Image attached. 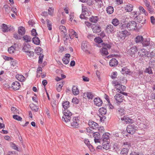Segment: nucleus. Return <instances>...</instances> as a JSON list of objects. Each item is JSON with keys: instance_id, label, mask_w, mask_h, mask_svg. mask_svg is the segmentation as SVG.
<instances>
[{"instance_id": "f257e3e1", "label": "nucleus", "mask_w": 155, "mask_h": 155, "mask_svg": "<svg viewBox=\"0 0 155 155\" xmlns=\"http://www.w3.org/2000/svg\"><path fill=\"white\" fill-rule=\"evenodd\" d=\"M80 121L78 117H73L70 122V125H68L67 126L73 128L79 127Z\"/></svg>"}, {"instance_id": "f03ea898", "label": "nucleus", "mask_w": 155, "mask_h": 155, "mask_svg": "<svg viewBox=\"0 0 155 155\" xmlns=\"http://www.w3.org/2000/svg\"><path fill=\"white\" fill-rule=\"evenodd\" d=\"M142 43L143 46H148L150 48H152L154 45V43L152 41H150V39L148 38L143 39Z\"/></svg>"}, {"instance_id": "7ed1b4c3", "label": "nucleus", "mask_w": 155, "mask_h": 155, "mask_svg": "<svg viewBox=\"0 0 155 155\" xmlns=\"http://www.w3.org/2000/svg\"><path fill=\"white\" fill-rule=\"evenodd\" d=\"M137 24L134 21H129L127 24V28L129 30H135L137 28Z\"/></svg>"}, {"instance_id": "20e7f679", "label": "nucleus", "mask_w": 155, "mask_h": 155, "mask_svg": "<svg viewBox=\"0 0 155 155\" xmlns=\"http://www.w3.org/2000/svg\"><path fill=\"white\" fill-rule=\"evenodd\" d=\"M137 127L134 124L129 125L127 127V130L128 133L133 134L137 130Z\"/></svg>"}, {"instance_id": "39448f33", "label": "nucleus", "mask_w": 155, "mask_h": 155, "mask_svg": "<svg viewBox=\"0 0 155 155\" xmlns=\"http://www.w3.org/2000/svg\"><path fill=\"white\" fill-rule=\"evenodd\" d=\"M123 97L124 96H123L119 94H117L114 96L116 103L117 105L120 104V103L123 102L124 100Z\"/></svg>"}, {"instance_id": "423d86ee", "label": "nucleus", "mask_w": 155, "mask_h": 155, "mask_svg": "<svg viewBox=\"0 0 155 155\" xmlns=\"http://www.w3.org/2000/svg\"><path fill=\"white\" fill-rule=\"evenodd\" d=\"M88 45L86 41H83L82 43L81 49L84 51L87 54H89L90 53L88 50Z\"/></svg>"}, {"instance_id": "0eeeda50", "label": "nucleus", "mask_w": 155, "mask_h": 155, "mask_svg": "<svg viewBox=\"0 0 155 155\" xmlns=\"http://www.w3.org/2000/svg\"><path fill=\"white\" fill-rule=\"evenodd\" d=\"M137 51V49L136 47L133 46L130 48L127 51V53L130 54L131 57H134L135 56V54Z\"/></svg>"}, {"instance_id": "6e6552de", "label": "nucleus", "mask_w": 155, "mask_h": 155, "mask_svg": "<svg viewBox=\"0 0 155 155\" xmlns=\"http://www.w3.org/2000/svg\"><path fill=\"white\" fill-rule=\"evenodd\" d=\"M147 51L145 49L142 48L139 49L138 54L140 57L145 58L146 57H148V56H147Z\"/></svg>"}, {"instance_id": "1a4fd4ad", "label": "nucleus", "mask_w": 155, "mask_h": 155, "mask_svg": "<svg viewBox=\"0 0 155 155\" xmlns=\"http://www.w3.org/2000/svg\"><path fill=\"white\" fill-rule=\"evenodd\" d=\"M91 27L94 33H97L100 32L101 31V28L97 24H94Z\"/></svg>"}, {"instance_id": "9d476101", "label": "nucleus", "mask_w": 155, "mask_h": 155, "mask_svg": "<svg viewBox=\"0 0 155 155\" xmlns=\"http://www.w3.org/2000/svg\"><path fill=\"white\" fill-rule=\"evenodd\" d=\"M73 116H63L62 117V120L65 123L66 125L67 126L68 125H70V122L72 120Z\"/></svg>"}, {"instance_id": "9b49d317", "label": "nucleus", "mask_w": 155, "mask_h": 155, "mask_svg": "<svg viewBox=\"0 0 155 155\" xmlns=\"http://www.w3.org/2000/svg\"><path fill=\"white\" fill-rule=\"evenodd\" d=\"M90 127L92 129H96L98 128V124L92 121H89L88 123Z\"/></svg>"}, {"instance_id": "f8f14e48", "label": "nucleus", "mask_w": 155, "mask_h": 155, "mask_svg": "<svg viewBox=\"0 0 155 155\" xmlns=\"http://www.w3.org/2000/svg\"><path fill=\"white\" fill-rule=\"evenodd\" d=\"M106 31L109 33H114L115 31L113 26L111 25H108L106 28Z\"/></svg>"}, {"instance_id": "ddd939ff", "label": "nucleus", "mask_w": 155, "mask_h": 155, "mask_svg": "<svg viewBox=\"0 0 155 155\" xmlns=\"http://www.w3.org/2000/svg\"><path fill=\"white\" fill-rule=\"evenodd\" d=\"M130 35V33L127 30L122 31L120 33L119 36L122 39H124L125 37Z\"/></svg>"}, {"instance_id": "4468645a", "label": "nucleus", "mask_w": 155, "mask_h": 155, "mask_svg": "<svg viewBox=\"0 0 155 155\" xmlns=\"http://www.w3.org/2000/svg\"><path fill=\"white\" fill-rule=\"evenodd\" d=\"M20 83L17 81L14 82L12 85V88L14 90H17L20 87Z\"/></svg>"}, {"instance_id": "2eb2a0df", "label": "nucleus", "mask_w": 155, "mask_h": 155, "mask_svg": "<svg viewBox=\"0 0 155 155\" xmlns=\"http://www.w3.org/2000/svg\"><path fill=\"white\" fill-rule=\"evenodd\" d=\"M135 20H137V21L140 23L144 24L145 23L146 19L142 16L139 15V16H138L137 19H136Z\"/></svg>"}, {"instance_id": "dca6fc26", "label": "nucleus", "mask_w": 155, "mask_h": 155, "mask_svg": "<svg viewBox=\"0 0 155 155\" xmlns=\"http://www.w3.org/2000/svg\"><path fill=\"white\" fill-rule=\"evenodd\" d=\"M121 119L122 120H124L126 123L129 124H132L133 123V120L132 119L125 116L121 117Z\"/></svg>"}, {"instance_id": "f3484780", "label": "nucleus", "mask_w": 155, "mask_h": 155, "mask_svg": "<svg viewBox=\"0 0 155 155\" xmlns=\"http://www.w3.org/2000/svg\"><path fill=\"white\" fill-rule=\"evenodd\" d=\"M94 104L96 106H101L102 104V101L99 98H95L94 99Z\"/></svg>"}, {"instance_id": "a211bd4d", "label": "nucleus", "mask_w": 155, "mask_h": 155, "mask_svg": "<svg viewBox=\"0 0 155 155\" xmlns=\"http://www.w3.org/2000/svg\"><path fill=\"white\" fill-rule=\"evenodd\" d=\"M118 61L115 58H112L109 62V65L111 67H115L118 64Z\"/></svg>"}, {"instance_id": "6ab92c4d", "label": "nucleus", "mask_w": 155, "mask_h": 155, "mask_svg": "<svg viewBox=\"0 0 155 155\" xmlns=\"http://www.w3.org/2000/svg\"><path fill=\"white\" fill-rule=\"evenodd\" d=\"M18 34L21 35H24L25 32V28L22 26L19 27L18 28Z\"/></svg>"}, {"instance_id": "aec40b11", "label": "nucleus", "mask_w": 155, "mask_h": 155, "mask_svg": "<svg viewBox=\"0 0 155 155\" xmlns=\"http://www.w3.org/2000/svg\"><path fill=\"white\" fill-rule=\"evenodd\" d=\"M143 38L141 35H138L136 37L135 41L136 43H142L143 41Z\"/></svg>"}, {"instance_id": "412c9836", "label": "nucleus", "mask_w": 155, "mask_h": 155, "mask_svg": "<svg viewBox=\"0 0 155 155\" xmlns=\"http://www.w3.org/2000/svg\"><path fill=\"white\" fill-rule=\"evenodd\" d=\"M116 87L117 89L118 90L121 92L124 91L126 88L125 86L121 85L120 84H116Z\"/></svg>"}, {"instance_id": "4be33fe9", "label": "nucleus", "mask_w": 155, "mask_h": 155, "mask_svg": "<svg viewBox=\"0 0 155 155\" xmlns=\"http://www.w3.org/2000/svg\"><path fill=\"white\" fill-rule=\"evenodd\" d=\"M63 113L64 115L63 116H73L72 113L68 110H63Z\"/></svg>"}, {"instance_id": "5701e85b", "label": "nucleus", "mask_w": 155, "mask_h": 155, "mask_svg": "<svg viewBox=\"0 0 155 155\" xmlns=\"http://www.w3.org/2000/svg\"><path fill=\"white\" fill-rule=\"evenodd\" d=\"M69 102L67 101H63L62 103L63 107L64 109V110H67V109L69 107Z\"/></svg>"}, {"instance_id": "b1692460", "label": "nucleus", "mask_w": 155, "mask_h": 155, "mask_svg": "<svg viewBox=\"0 0 155 155\" xmlns=\"http://www.w3.org/2000/svg\"><path fill=\"white\" fill-rule=\"evenodd\" d=\"M22 39L26 42H30L31 41V38L26 35H24Z\"/></svg>"}, {"instance_id": "393cba45", "label": "nucleus", "mask_w": 155, "mask_h": 155, "mask_svg": "<svg viewBox=\"0 0 155 155\" xmlns=\"http://www.w3.org/2000/svg\"><path fill=\"white\" fill-rule=\"evenodd\" d=\"M72 92L74 95H77L79 93V90L77 87L75 86H73L72 87Z\"/></svg>"}, {"instance_id": "a878e982", "label": "nucleus", "mask_w": 155, "mask_h": 155, "mask_svg": "<svg viewBox=\"0 0 155 155\" xmlns=\"http://www.w3.org/2000/svg\"><path fill=\"white\" fill-rule=\"evenodd\" d=\"M121 72L123 74H129L130 73V70L126 67H124L122 68Z\"/></svg>"}, {"instance_id": "bb28decb", "label": "nucleus", "mask_w": 155, "mask_h": 155, "mask_svg": "<svg viewBox=\"0 0 155 155\" xmlns=\"http://www.w3.org/2000/svg\"><path fill=\"white\" fill-rule=\"evenodd\" d=\"M63 83L62 82H60L57 84L56 89L58 92H60L61 91L62 87L63 85Z\"/></svg>"}, {"instance_id": "cd10ccee", "label": "nucleus", "mask_w": 155, "mask_h": 155, "mask_svg": "<svg viewBox=\"0 0 155 155\" xmlns=\"http://www.w3.org/2000/svg\"><path fill=\"white\" fill-rule=\"evenodd\" d=\"M99 18L97 16H92L90 18V20L91 22L96 23L98 20Z\"/></svg>"}, {"instance_id": "c85d7f7f", "label": "nucleus", "mask_w": 155, "mask_h": 155, "mask_svg": "<svg viewBox=\"0 0 155 155\" xmlns=\"http://www.w3.org/2000/svg\"><path fill=\"white\" fill-rule=\"evenodd\" d=\"M125 10L128 12H131L133 10L132 5L131 4L127 5L125 7Z\"/></svg>"}, {"instance_id": "c756f323", "label": "nucleus", "mask_w": 155, "mask_h": 155, "mask_svg": "<svg viewBox=\"0 0 155 155\" xmlns=\"http://www.w3.org/2000/svg\"><path fill=\"white\" fill-rule=\"evenodd\" d=\"M33 42L35 44L38 45L40 43V40L38 37H35L32 38Z\"/></svg>"}, {"instance_id": "7c9ffc66", "label": "nucleus", "mask_w": 155, "mask_h": 155, "mask_svg": "<svg viewBox=\"0 0 155 155\" xmlns=\"http://www.w3.org/2000/svg\"><path fill=\"white\" fill-rule=\"evenodd\" d=\"M112 23L115 26H117L119 24L120 21L117 19L115 18L112 20Z\"/></svg>"}, {"instance_id": "2f4dec72", "label": "nucleus", "mask_w": 155, "mask_h": 155, "mask_svg": "<svg viewBox=\"0 0 155 155\" xmlns=\"http://www.w3.org/2000/svg\"><path fill=\"white\" fill-rule=\"evenodd\" d=\"M99 111L100 113V114L103 116L105 114L107 113L106 109L105 108L103 107L100 108L99 110Z\"/></svg>"}, {"instance_id": "473e14b6", "label": "nucleus", "mask_w": 155, "mask_h": 155, "mask_svg": "<svg viewBox=\"0 0 155 155\" xmlns=\"http://www.w3.org/2000/svg\"><path fill=\"white\" fill-rule=\"evenodd\" d=\"M114 9L113 7L109 6L106 8V11L107 13L111 14L114 12Z\"/></svg>"}, {"instance_id": "72a5a7b5", "label": "nucleus", "mask_w": 155, "mask_h": 155, "mask_svg": "<svg viewBox=\"0 0 155 155\" xmlns=\"http://www.w3.org/2000/svg\"><path fill=\"white\" fill-rule=\"evenodd\" d=\"M109 134L108 133H104L102 136V139L103 141L104 142H106V141L109 138Z\"/></svg>"}, {"instance_id": "f704fd0d", "label": "nucleus", "mask_w": 155, "mask_h": 155, "mask_svg": "<svg viewBox=\"0 0 155 155\" xmlns=\"http://www.w3.org/2000/svg\"><path fill=\"white\" fill-rule=\"evenodd\" d=\"M30 107L31 110L35 111H37L38 109V107L34 104H30Z\"/></svg>"}, {"instance_id": "c9c22d12", "label": "nucleus", "mask_w": 155, "mask_h": 155, "mask_svg": "<svg viewBox=\"0 0 155 155\" xmlns=\"http://www.w3.org/2000/svg\"><path fill=\"white\" fill-rule=\"evenodd\" d=\"M100 52L101 53V54L103 55L104 54L105 55H107L108 54L107 49L106 48L103 47L101 48Z\"/></svg>"}, {"instance_id": "e433bc0d", "label": "nucleus", "mask_w": 155, "mask_h": 155, "mask_svg": "<svg viewBox=\"0 0 155 155\" xmlns=\"http://www.w3.org/2000/svg\"><path fill=\"white\" fill-rule=\"evenodd\" d=\"M16 78L18 81H24L25 77L22 75L17 74L16 76Z\"/></svg>"}, {"instance_id": "4c0bfd02", "label": "nucleus", "mask_w": 155, "mask_h": 155, "mask_svg": "<svg viewBox=\"0 0 155 155\" xmlns=\"http://www.w3.org/2000/svg\"><path fill=\"white\" fill-rule=\"evenodd\" d=\"M15 50V46H12L8 49V51L10 54L13 53Z\"/></svg>"}, {"instance_id": "58836bf2", "label": "nucleus", "mask_w": 155, "mask_h": 155, "mask_svg": "<svg viewBox=\"0 0 155 155\" xmlns=\"http://www.w3.org/2000/svg\"><path fill=\"white\" fill-rule=\"evenodd\" d=\"M103 147L106 150H108L110 148L109 143L107 141L104 142L103 143Z\"/></svg>"}, {"instance_id": "ea45409f", "label": "nucleus", "mask_w": 155, "mask_h": 155, "mask_svg": "<svg viewBox=\"0 0 155 155\" xmlns=\"http://www.w3.org/2000/svg\"><path fill=\"white\" fill-rule=\"evenodd\" d=\"M42 49L41 47H38L37 48V50H35V53L38 55L42 54Z\"/></svg>"}, {"instance_id": "a19ab883", "label": "nucleus", "mask_w": 155, "mask_h": 155, "mask_svg": "<svg viewBox=\"0 0 155 155\" xmlns=\"http://www.w3.org/2000/svg\"><path fill=\"white\" fill-rule=\"evenodd\" d=\"M128 151V149L127 148H123L121 152V154L123 155H127Z\"/></svg>"}, {"instance_id": "79ce46f5", "label": "nucleus", "mask_w": 155, "mask_h": 155, "mask_svg": "<svg viewBox=\"0 0 155 155\" xmlns=\"http://www.w3.org/2000/svg\"><path fill=\"white\" fill-rule=\"evenodd\" d=\"M60 30L63 33H64L65 35H66L65 33L66 32V29L65 27L63 25H61L59 27Z\"/></svg>"}, {"instance_id": "37998d69", "label": "nucleus", "mask_w": 155, "mask_h": 155, "mask_svg": "<svg viewBox=\"0 0 155 155\" xmlns=\"http://www.w3.org/2000/svg\"><path fill=\"white\" fill-rule=\"evenodd\" d=\"M23 50L26 53H29L33 54L32 51H28L29 48L28 47L27 45H25L23 47Z\"/></svg>"}, {"instance_id": "c03bdc74", "label": "nucleus", "mask_w": 155, "mask_h": 155, "mask_svg": "<svg viewBox=\"0 0 155 155\" xmlns=\"http://www.w3.org/2000/svg\"><path fill=\"white\" fill-rule=\"evenodd\" d=\"M96 4L98 7L101 8L103 5L102 2L101 0H95Z\"/></svg>"}, {"instance_id": "a18cd8bd", "label": "nucleus", "mask_w": 155, "mask_h": 155, "mask_svg": "<svg viewBox=\"0 0 155 155\" xmlns=\"http://www.w3.org/2000/svg\"><path fill=\"white\" fill-rule=\"evenodd\" d=\"M87 97L88 99H92L94 97V94L91 92H88L86 94Z\"/></svg>"}, {"instance_id": "49530a36", "label": "nucleus", "mask_w": 155, "mask_h": 155, "mask_svg": "<svg viewBox=\"0 0 155 155\" xmlns=\"http://www.w3.org/2000/svg\"><path fill=\"white\" fill-rule=\"evenodd\" d=\"M2 31L4 32H6L8 31V28L7 26V25L4 24H3L2 25Z\"/></svg>"}, {"instance_id": "de8ad7c7", "label": "nucleus", "mask_w": 155, "mask_h": 155, "mask_svg": "<svg viewBox=\"0 0 155 155\" xmlns=\"http://www.w3.org/2000/svg\"><path fill=\"white\" fill-rule=\"evenodd\" d=\"M76 34V32L73 29H71L70 30V33L69 34V35L70 37V38L71 39H72L73 38V35L74 34Z\"/></svg>"}, {"instance_id": "09e8293b", "label": "nucleus", "mask_w": 155, "mask_h": 155, "mask_svg": "<svg viewBox=\"0 0 155 155\" xmlns=\"http://www.w3.org/2000/svg\"><path fill=\"white\" fill-rule=\"evenodd\" d=\"M11 110L14 114H19V111L18 110L14 107H12L11 108Z\"/></svg>"}, {"instance_id": "8fccbe9b", "label": "nucleus", "mask_w": 155, "mask_h": 155, "mask_svg": "<svg viewBox=\"0 0 155 155\" xmlns=\"http://www.w3.org/2000/svg\"><path fill=\"white\" fill-rule=\"evenodd\" d=\"M13 117L14 119L18 121H21L22 119L21 117L16 115H13Z\"/></svg>"}, {"instance_id": "3c124183", "label": "nucleus", "mask_w": 155, "mask_h": 155, "mask_svg": "<svg viewBox=\"0 0 155 155\" xmlns=\"http://www.w3.org/2000/svg\"><path fill=\"white\" fill-rule=\"evenodd\" d=\"M118 113L121 116L124 114V110L123 108H120L117 111Z\"/></svg>"}, {"instance_id": "603ef678", "label": "nucleus", "mask_w": 155, "mask_h": 155, "mask_svg": "<svg viewBox=\"0 0 155 155\" xmlns=\"http://www.w3.org/2000/svg\"><path fill=\"white\" fill-rule=\"evenodd\" d=\"M121 26H120V28L121 30L122 31L126 30V29L127 28V25L126 24H124V23L123 24L121 23Z\"/></svg>"}, {"instance_id": "864d4df0", "label": "nucleus", "mask_w": 155, "mask_h": 155, "mask_svg": "<svg viewBox=\"0 0 155 155\" xmlns=\"http://www.w3.org/2000/svg\"><path fill=\"white\" fill-rule=\"evenodd\" d=\"M95 42L99 44L101 43L103 41L101 38L99 37L95 38L94 39Z\"/></svg>"}, {"instance_id": "5fc2aeb1", "label": "nucleus", "mask_w": 155, "mask_h": 155, "mask_svg": "<svg viewBox=\"0 0 155 155\" xmlns=\"http://www.w3.org/2000/svg\"><path fill=\"white\" fill-rule=\"evenodd\" d=\"M46 21L47 22V26L48 28V30H51L52 28L51 23H50V21L48 19L46 20Z\"/></svg>"}, {"instance_id": "6e6d98bb", "label": "nucleus", "mask_w": 155, "mask_h": 155, "mask_svg": "<svg viewBox=\"0 0 155 155\" xmlns=\"http://www.w3.org/2000/svg\"><path fill=\"white\" fill-rule=\"evenodd\" d=\"M44 55L43 54H41L39 57L38 63L41 64L42 63L44 58Z\"/></svg>"}, {"instance_id": "4d7b16f0", "label": "nucleus", "mask_w": 155, "mask_h": 155, "mask_svg": "<svg viewBox=\"0 0 155 155\" xmlns=\"http://www.w3.org/2000/svg\"><path fill=\"white\" fill-rule=\"evenodd\" d=\"M145 72V73H148L149 74H152V71L151 69V68L150 67L146 68Z\"/></svg>"}, {"instance_id": "13d9d810", "label": "nucleus", "mask_w": 155, "mask_h": 155, "mask_svg": "<svg viewBox=\"0 0 155 155\" xmlns=\"http://www.w3.org/2000/svg\"><path fill=\"white\" fill-rule=\"evenodd\" d=\"M48 14L49 15H52L54 13V9L52 8H49L48 10Z\"/></svg>"}, {"instance_id": "bf43d9fd", "label": "nucleus", "mask_w": 155, "mask_h": 155, "mask_svg": "<svg viewBox=\"0 0 155 155\" xmlns=\"http://www.w3.org/2000/svg\"><path fill=\"white\" fill-rule=\"evenodd\" d=\"M69 59L65 58H62V61L64 64H68L69 62Z\"/></svg>"}, {"instance_id": "052dcab7", "label": "nucleus", "mask_w": 155, "mask_h": 155, "mask_svg": "<svg viewBox=\"0 0 155 155\" xmlns=\"http://www.w3.org/2000/svg\"><path fill=\"white\" fill-rule=\"evenodd\" d=\"M31 34L33 36H36L37 35V33L36 31V30L35 29H33L31 31Z\"/></svg>"}, {"instance_id": "680f3d73", "label": "nucleus", "mask_w": 155, "mask_h": 155, "mask_svg": "<svg viewBox=\"0 0 155 155\" xmlns=\"http://www.w3.org/2000/svg\"><path fill=\"white\" fill-rule=\"evenodd\" d=\"M132 15H134L133 16V18H134L135 20L137 19L138 16H139V15H137V12H134L132 13Z\"/></svg>"}, {"instance_id": "e2e57ef3", "label": "nucleus", "mask_w": 155, "mask_h": 155, "mask_svg": "<svg viewBox=\"0 0 155 155\" xmlns=\"http://www.w3.org/2000/svg\"><path fill=\"white\" fill-rule=\"evenodd\" d=\"M89 141L88 140H84V143L87 146H88L89 148H90L91 147H92V146L89 143Z\"/></svg>"}, {"instance_id": "0e129e2a", "label": "nucleus", "mask_w": 155, "mask_h": 155, "mask_svg": "<svg viewBox=\"0 0 155 155\" xmlns=\"http://www.w3.org/2000/svg\"><path fill=\"white\" fill-rule=\"evenodd\" d=\"M113 148L114 150L117 151L118 149V147L117 144H115L113 145Z\"/></svg>"}, {"instance_id": "69168bd1", "label": "nucleus", "mask_w": 155, "mask_h": 155, "mask_svg": "<svg viewBox=\"0 0 155 155\" xmlns=\"http://www.w3.org/2000/svg\"><path fill=\"white\" fill-rule=\"evenodd\" d=\"M8 155H17V153L15 151H10L8 152Z\"/></svg>"}, {"instance_id": "338daca9", "label": "nucleus", "mask_w": 155, "mask_h": 155, "mask_svg": "<svg viewBox=\"0 0 155 155\" xmlns=\"http://www.w3.org/2000/svg\"><path fill=\"white\" fill-rule=\"evenodd\" d=\"M117 75V72L115 71L114 72H113L112 73V74L111 75V77L112 78L114 79H115L116 78Z\"/></svg>"}, {"instance_id": "774afa93", "label": "nucleus", "mask_w": 155, "mask_h": 155, "mask_svg": "<svg viewBox=\"0 0 155 155\" xmlns=\"http://www.w3.org/2000/svg\"><path fill=\"white\" fill-rule=\"evenodd\" d=\"M79 100L77 98H74L72 100V102L77 104L78 103Z\"/></svg>"}]
</instances>
